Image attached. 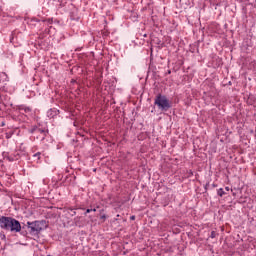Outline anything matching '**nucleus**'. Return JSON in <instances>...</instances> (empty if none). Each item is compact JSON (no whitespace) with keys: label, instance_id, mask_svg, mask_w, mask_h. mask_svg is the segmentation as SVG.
I'll return each mask as SVG.
<instances>
[{"label":"nucleus","instance_id":"obj_1","mask_svg":"<svg viewBox=\"0 0 256 256\" xmlns=\"http://www.w3.org/2000/svg\"><path fill=\"white\" fill-rule=\"evenodd\" d=\"M0 227L4 231H11V233L21 232V223L17 219L12 217H0Z\"/></svg>","mask_w":256,"mask_h":256},{"label":"nucleus","instance_id":"obj_2","mask_svg":"<svg viewBox=\"0 0 256 256\" xmlns=\"http://www.w3.org/2000/svg\"><path fill=\"white\" fill-rule=\"evenodd\" d=\"M154 105H157L160 111H169L171 109V102L167 99V96L159 94L154 100Z\"/></svg>","mask_w":256,"mask_h":256},{"label":"nucleus","instance_id":"obj_3","mask_svg":"<svg viewBox=\"0 0 256 256\" xmlns=\"http://www.w3.org/2000/svg\"><path fill=\"white\" fill-rule=\"evenodd\" d=\"M28 227L31 233H40L43 228H41V223L39 221L28 222Z\"/></svg>","mask_w":256,"mask_h":256},{"label":"nucleus","instance_id":"obj_4","mask_svg":"<svg viewBox=\"0 0 256 256\" xmlns=\"http://www.w3.org/2000/svg\"><path fill=\"white\" fill-rule=\"evenodd\" d=\"M9 81V76H7V73L1 72L0 73V83H6Z\"/></svg>","mask_w":256,"mask_h":256},{"label":"nucleus","instance_id":"obj_5","mask_svg":"<svg viewBox=\"0 0 256 256\" xmlns=\"http://www.w3.org/2000/svg\"><path fill=\"white\" fill-rule=\"evenodd\" d=\"M217 193L219 197H223L225 195V191H223V188H220Z\"/></svg>","mask_w":256,"mask_h":256},{"label":"nucleus","instance_id":"obj_6","mask_svg":"<svg viewBox=\"0 0 256 256\" xmlns=\"http://www.w3.org/2000/svg\"><path fill=\"white\" fill-rule=\"evenodd\" d=\"M100 219L102 220V223H105V220L107 219V215L102 214V215L100 216Z\"/></svg>","mask_w":256,"mask_h":256},{"label":"nucleus","instance_id":"obj_7","mask_svg":"<svg viewBox=\"0 0 256 256\" xmlns=\"http://www.w3.org/2000/svg\"><path fill=\"white\" fill-rule=\"evenodd\" d=\"M215 235H216L215 231H212V232H211V237H212V239H215Z\"/></svg>","mask_w":256,"mask_h":256},{"label":"nucleus","instance_id":"obj_8","mask_svg":"<svg viewBox=\"0 0 256 256\" xmlns=\"http://www.w3.org/2000/svg\"><path fill=\"white\" fill-rule=\"evenodd\" d=\"M40 156H41V153H36V154L34 155V157H38V159H39Z\"/></svg>","mask_w":256,"mask_h":256},{"label":"nucleus","instance_id":"obj_9","mask_svg":"<svg viewBox=\"0 0 256 256\" xmlns=\"http://www.w3.org/2000/svg\"><path fill=\"white\" fill-rule=\"evenodd\" d=\"M39 133H43V135H45V130H38Z\"/></svg>","mask_w":256,"mask_h":256},{"label":"nucleus","instance_id":"obj_10","mask_svg":"<svg viewBox=\"0 0 256 256\" xmlns=\"http://www.w3.org/2000/svg\"><path fill=\"white\" fill-rule=\"evenodd\" d=\"M91 211H93V209H87L86 213H91Z\"/></svg>","mask_w":256,"mask_h":256},{"label":"nucleus","instance_id":"obj_11","mask_svg":"<svg viewBox=\"0 0 256 256\" xmlns=\"http://www.w3.org/2000/svg\"><path fill=\"white\" fill-rule=\"evenodd\" d=\"M130 219H131L132 221H135V216H131Z\"/></svg>","mask_w":256,"mask_h":256},{"label":"nucleus","instance_id":"obj_12","mask_svg":"<svg viewBox=\"0 0 256 256\" xmlns=\"http://www.w3.org/2000/svg\"><path fill=\"white\" fill-rule=\"evenodd\" d=\"M92 211L95 213V211H97V209L94 208V209H92Z\"/></svg>","mask_w":256,"mask_h":256},{"label":"nucleus","instance_id":"obj_13","mask_svg":"<svg viewBox=\"0 0 256 256\" xmlns=\"http://www.w3.org/2000/svg\"><path fill=\"white\" fill-rule=\"evenodd\" d=\"M226 191H229V187H226Z\"/></svg>","mask_w":256,"mask_h":256}]
</instances>
